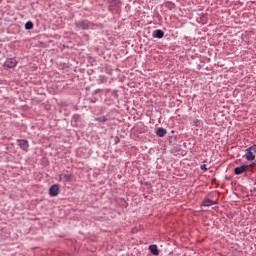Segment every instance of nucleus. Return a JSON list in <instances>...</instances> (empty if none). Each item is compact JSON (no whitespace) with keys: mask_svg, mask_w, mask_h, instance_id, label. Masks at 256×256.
<instances>
[{"mask_svg":"<svg viewBox=\"0 0 256 256\" xmlns=\"http://www.w3.org/2000/svg\"><path fill=\"white\" fill-rule=\"evenodd\" d=\"M247 171H249V165L246 164L238 166L234 169L235 175H243V173H247Z\"/></svg>","mask_w":256,"mask_h":256,"instance_id":"20e7f679","label":"nucleus"},{"mask_svg":"<svg viewBox=\"0 0 256 256\" xmlns=\"http://www.w3.org/2000/svg\"><path fill=\"white\" fill-rule=\"evenodd\" d=\"M98 83H107V77L100 75L98 78Z\"/></svg>","mask_w":256,"mask_h":256,"instance_id":"2eb2a0df","label":"nucleus"},{"mask_svg":"<svg viewBox=\"0 0 256 256\" xmlns=\"http://www.w3.org/2000/svg\"><path fill=\"white\" fill-rule=\"evenodd\" d=\"M6 151H9V146H6Z\"/></svg>","mask_w":256,"mask_h":256,"instance_id":"6ab92c4d","label":"nucleus"},{"mask_svg":"<svg viewBox=\"0 0 256 256\" xmlns=\"http://www.w3.org/2000/svg\"><path fill=\"white\" fill-rule=\"evenodd\" d=\"M156 135L158 137H165V135H167V129H165V128H158L157 132H156Z\"/></svg>","mask_w":256,"mask_h":256,"instance_id":"9b49d317","label":"nucleus"},{"mask_svg":"<svg viewBox=\"0 0 256 256\" xmlns=\"http://www.w3.org/2000/svg\"><path fill=\"white\" fill-rule=\"evenodd\" d=\"M71 177H73V174L71 173H63L59 175V181H62L63 183H69L71 181Z\"/></svg>","mask_w":256,"mask_h":256,"instance_id":"0eeeda50","label":"nucleus"},{"mask_svg":"<svg viewBox=\"0 0 256 256\" xmlns=\"http://www.w3.org/2000/svg\"><path fill=\"white\" fill-rule=\"evenodd\" d=\"M202 205L204 207H213V205H217V202L207 198L203 200Z\"/></svg>","mask_w":256,"mask_h":256,"instance_id":"1a4fd4ad","label":"nucleus"},{"mask_svg":"<svg viewBox=\"0 0 256 256\" xmlns=\"http://www.w3.org/2000/svg\"><path fill=\"white\" fill-rule=\"evenodd\" d=\"M80 119H81V115H79V114L73 115V117H72V125L74 127H77V122L80 121Z\"/></svg>","mask_w":256,"mask_h":256,"instance_id":"f8f14e48","label":"nucleus"},{"mask_svg":"<svg viewBox=\"0 0 256 256\" xmlns=\"http://www.w3.org/2000/svg\"><path fill=\"white\" fill-rule=\"evenodd\" d=\"M49 195L50 197H57V195H59V186L57 184H54L49 188Z\"/></svg>","mask_w":256,"mask_h":256,"instance_id":"423d86ee","label":"nucleus"},{"mask_svg":"<svg viewBox=\"0 0 256 256\" xmlns=\"http://www.w3.org/2000/svg\"><path fill=\"white\" fill-rule=\"evenodd\" d=\"M75 27L82 29V31H89V29H91V22L88 20H79L75 22Z\"/></svg>","mask_w":256,"mask_h":256,"instance_id":"f257e3e1","label":"nucleus"},{"mask_svg":"<svg viewBox=\"0 0 256 256\" xmlns=\"http://www.w3.org/2000/svg\"><path fill=\"white\" fill-rule=\"evenodd\" d=\"M200 169H201L202 171H207V165H206V164H202V165L200 166Z\"/></svg>","mask_w":256,"mask_h":256,"instance_id":"f3484780","label":"nucleus"},{"mask_svg":"<svg viewBox=\"0 0 256 256\" xmlns=\"http://www.w3.org/2000/svg\"><path fill=\"white\" fill-rule=\"evenodd\" d=\"M95 121H98L99 123H106L107 117L100 116V117L95 118Z\"/></svg>","mask_w":256,"mask_h":256,"instance_id":"4468645a","label":"nucleus"},{"mask_svg":"<svg viewBox=\"0 0 256 256\" xmlns=\"http://www.w3.org/2000/svg\"><path fill=\"white\" fill-rule=\"evenodd\" d=\"M111 5H113L114 7H117V5H119V3H121V0H110Z\"/></svg>","mask_w":256,"mask_h":256,"instance_id":"dca6fc26","label":"nucleus"},{"mask_svg":"<svg viewBox=\"0 0 256 256\" xmlns=\"http://www.w3.org/2000/svg\"><path fill=\"white\" fill-rule=\"evenodd\" d=\"M5 69H13L17 67V60L15 58H9L4 62Z\"/></svg>","mask_w":256,"mask_h":256,"instance_id":"7ed1b4c3","label":"nucleus"},{"mask_svg":"<svg viewBox=\"0 0 256 256\" xmlns=\"http://www.w3.org/2000/svg\"><path fill=\"white\" fill-rule=\"evenodd\" d=\"M16 141L22 151H29V141L25 139H17Z\"/></svg>","mask_w":256,"mask_h":256,"instance_id":"39448f33","label":"nucleus"},{"mask_svg":"<svg viewBox=\"0 0 256 256\" xmlns=\"http://www.w3.org/2000/svg\"><path fill=\"white\" fill-rule=\"evenodd\" d=\"M149 251H150V253H152V255H155V256L159 255V248L157 247L156 244L150 245Z\"/></svg>","mask_w":256,"mask_h":256,"instance_id":"9d476101","label":"nucleus"},{"mask_svg":"<svg viewBox=\"0 0 256 256\" xmlns=\"http://www.w3.org/2000/svg\"><path fill=\"white\" fill-rule=\"evenodd\" d=\"M254 153H256V145H252L246 149L245 157L247 161H255Z\"/></svg>","mask_w":256,"mask_h":256,"instance_id":"f03ea898","label":"nucleus"},{"mask_svg":"<svg viewBox=\"0 0 256 256\" xmlns=\"http://www.w3.org/2000/svg\"><path fill=\"white\" fill-rule=\"evenodd\" d=\"M153 37L156 39H163V37H165V32L161 29H157L153 32Z\"/></svg>","mask_w":256,"mask_h":256,"instance_id":"6e6552de","label":"nucleus"},{"mask_svg":"<svg viewBox=\"0 0 256 256\" xmlns=\"http://www.w3.org/2000/svg\"><path fill=\"white\" fill-rule=\"evenodd\" d=\"M25 29H26V31H31V29H33V22H31V21L26 22Z\"/></svg>","mask_w":256,"mask_h":256,"instance_id":"ddd939ff","label":"nucleus"},{"mask_svg":"<svg viewBox=\"0 0 256 256\" xmlns=\"http://www.w3.org/2000/svg\"><path fill=\"white\" fill-rule=\"evenodd\" d=\"M90 103H97V98L96 97L91 98Z\"/></svg>","mask_w":256,"mask_h":256,"instance_id":"a211bd4d","label":"nucleus"}]
</instances>
